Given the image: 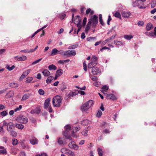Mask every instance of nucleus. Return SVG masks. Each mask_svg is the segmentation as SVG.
Masks as SVG:
<instances>
[{"instance_id":"nucleus-1","label":"nucleus","mask_w":156,"mask_h":156,"mask_svg":"<svg viewBox=\"0 0 156 156\" xmlns=\"http://www.w3.org/2000/svg\"><path fill=\"white\" fill-rule=\"evenodd\" d=\"M62 98L59 95L54 96L53 99L52 103L53 106L55 107H59L60 106L62 103Z\"/></svg>"},{"instance_id":"nucleus-2","label":"nucleus","mask_w":156,"mask_h":156,"mask_svg":"<svg viewBox=\"0 0 156 156\" xmlns=\"http://www.w3.org/2000/svg\"><path fill=\"white\" fill-rule=\"evenodd\" d=\"M94 104L92 100H89L85 103L82 106L81 110L83 112L87 111Z\"/></svg>"},{"instance_id":"nucleus-3","label":"nucleus","mask_w":156,"mask_h":156,"mask_svg":"<svg viewBox=\"0 0 156 156\" xmlns=\"http://www.w3.org/2000/svg\"><path fill=\"white\" fill-rule=\"evenodd\" d=\"M71 127L70 126L67 125L64 127V129L65 130V131L63 132V135L64 136L66 139H69V140H72V137L68 133Z\"/></svg>"},{"instance_id":"nucleus-4","label":"nucleus","mask_w":156,"mask_h":156,"mask_svg":"<svg viewBox=\"0 0 156 156\" xmlns=\"http://www.w3.org/2000/svg\"><path fill=\"white\" fill-rule=\"evenodd\" d=\"M90 22V25H91L93 27H95L98 23V17L96 15L91 17L89 20V21Z\"/></svg>"},{"instance_id":"nucleus-5","label":"nucleus","mask_w":156,"mask_h":156,"mask_svg":"<svg viewBox=\"0 0 156 156\" xmlns=\"http://www.w3.org/2000/svg\"><path fill=\"white\" fill-rule=\"evenodd\" d=\"M16 120L17 122L23 124L27 123L28 122L27 118L22 115H19L16 119Z\"/></svg>"},{"instance_id":"nucleus-6","label":"nucleus","mask_w":156,"mask_h":156,"mask_svg":"<svg viewBox=\"0 0 156 156\" xmlns=\"http://www.w3.org/2000/svg\"><path fill=\"white\" fill-rule=\"evenodd\" d=\"M74 14H73L72 19V22L74 21V23L76 24H77V25L79 24L81 25L80 23L81 21V19L80 16H76L74 19Z\"/></svg>"},{"instance_id":"nucleus-7","label":"nucleus","mask_w":156,"mask_h":156,"mask_svg":"<svg viewBox=\"0 0 156 156\" xmlns=\"http://www.w3.org/2000/svg\"><path fill=\"white\" fill-rule=\"evenodd\" d=\"M133 5L134 7L137 6L140 9H145L146 8V7L144 5L143 3L138 0H136L133 2Z\"/></svg>"},{"instance_id":"nucleus-8","label":"nucleus","mask_w":156,"mask_h":156,"mask_svg":"<svg viewBox=\"0 0 156 156\" xmlns=\"http://www.w3.org/2000/svg\"><path fill=\"white\" fill-rule=\"evenodd\" d=\"M62 151L66 154L70 156H75V154L70 150L64 148L62 149Z\"/></svg>"},{"instance_id":"nucleus-9","label":"nucleus","mask_w":156,"mask_h":156,"mask_svg":"<svg viewBox=\"0 0 156 156\" xmlns=\"http://www.w3.org/2000/svg\"><path fill=\"white\" fill-rule=\"evenodd\" d=\"M47 25H45L43 27H42L41 28L38 30H37L36 32H35L32 35V36H31V37H30V38H33L34 36L37 34V33H38L40 31H41V30H42V34L40 35V36L41 37H42V36L43 35H44V30H43V29H44V28H45L47 27Z\"/></svg>"},{"instance_id":"nucleus-10","label":"nucleus","mask_w":156,"mask_h":156,"mask_svg":"<svg viewBox=\"0 0 156 156\" xmlns=\"http://www.w3.org/2000/svg\"><path fill=\"white\" fill-rule=\"evenodd\" d=\"M69 146L70 148L77 150L79 149V146L75 144L74 141H71L69 144Z\"/></svg>"},{"instance_id":"nucleus-11","label":"nucleus","mask_w":156,"mask_h":156,"mask_svg":"<svg viewBox=\"0 0 156 156\" xmlns=\"http://www.w3.org/2000/svg\"><path fill=\"white\" fill-rule=\"evenodd\" d=\"M80 127H73L72 129V136L76 138H77L78 136L77 135L75 134L74 133L76 132L77 131L80 130Z\"/></svg>"},{"instance_id":"nucleus-12","label":"nucleus","mask_w":156,"mask_h":156,"mask_svg":"<svg viewBox=\"0 0 156 156\" xmlns=\"http://www.w3.org/2000/svg\"><path fill=\"white\" fill-rule=\"evenodd\" d=\"M91 72L93 75H98L101 73V71L98 67H93L92 69Z\"/></svg>"},{"instance_id":"nucleus-13","label":"nucleus","mask_w":156,"mask_h":156,"mask_svg":"<svg viewBox=\"0 0 156 156\" xmlns=\"http://www.w3.org/2000/svg\"><path fill=\"white\" fill-rule=\"evenodd\" d=\"M76 54V52L73 50H69L66 51V55L68 56H74Z\"/></svg>"},{"instance_id":"nucleus-14","label":"nucleus","mask_w":156,"mask_h":156,"mask_svg":"<svg viewBox=\"0 0 156 156\" xmlns=\"http://www.w3.org/2000/svg\"><path fill=\"white\" fill-rule=\"evenodd\" d=\"M15 128V125H14L12 122H8V125L7 127V130L8 132L12 130Z\"/></svg>"},{"instance_id":"nucleus-15","label":"nucleus","mask_w":156,"mask_h":156,"mask_svg":"<svg viewBox=\"0 0 156 156\" xmlns=\"http://www.w3.org/2000/svg\"><path fill=\"white\" fill-rule=\"evenodd\" d=\"M51 100L50 98H48L45 100L44 104V109H46L50 106V103Z\"/></svg>"},{"instance_id":"nucleus-16","label":"nucleus","mask_w":156,"mask_h":156,"mask_svg":"<svg viewBox=\"0 0 156 156\" xmlns=\"http://www.w3.org/2000/svg\"><path fill=\"white\" fill-rule=\"evenodd\" d=\"M30 143L32 145H35L37 144L38 141L37 139L34 137H32L30 139Z\"/></svg>"},{"instance_id":"nucleus-17","label":"nucleus","mask_w":156,"mask_h":156,"mask_svg":"<svg viewBox=\"0 0 156 156\" xmlns=\"http://www.w3.org/2000/svg\"><path fill=\"white\" fill-rule=\"evenodd\" d=\"M42 73L45 77H48L51 75V73L48 69H44L42 72Z\"/></svg>"},{"instance_id":"nucleus-18","label":"nucleus","mask_w":156,"mask_h":156,"mask_svg":"<svg viewBox=\"0 0 156 156\" xmlns=\"http://www.w3.org/2000/svg\"><path fill=\"white\" fill-rule=\"evenodd\" d=\"M41 109L39 108H37L36 109L32 110L30 112L32 114H39L40 113Z\"/></svg>"},{"instance_id":"nucleus-19","label":"nucleus","mask_w":156,"mask_h":156,"mask_svg":"<svg viewBox=\"0 0 156 156\" xmlns=\"http://www.w3.org/2000/svg\"><path fill=\"white\" fill-rule=\"evenodd\" d=\"M14 95V92L12 90H10L6 94V96L7 98H9L12 97Z\"/></svg>"},{"instance_id":"nucleus-20","label":"nucleus","mask_w":156,"mask_h":156,"mask_svg":"<svg viewBox=\"0 0 156 156\" xmlns=\"http://www.w3.org/2000/svg\"><path fill=\"white\" fill-rule=\"evenodd\" d=\"M15 126L17 128L20 130L23 129L24 127V126L21 123H16Z\"/></svg>"},{"instance_id":"nucleus-21","label":"nucleus","mask_w":156,"mask_h":156,"mask_svg":"<svg viewBox=\"0 0 156 156\" xmlns=\"http://www.w3.org/2000/svg\"><path fill=\"white\" fill-rule=\"evenodd\" d=\"M153 28V26L152 24L150 23H148L146 27V30L147 31H149Z\"/></svg>"},{"instance_id":"nucleus-22","label":"nucleus","mask_w":156,"mask_h":156,"mask_svg":"<svg viewBox=\"0 0 156 156\" xmlns=\"http://www.w3.org/2000/svg\"><path fill=\"white\" fill-rule=\"evenodd\" d=\"M130 14V13L129 12L125 11L122 12V16L125 18L128 17L129 16Z\"/></svg>"},{"instance_id":"nucleus-23","label":"nucleus","mask_w":156,"mask_h":156,"mask_svg":"<svg viewBox=\"0 0 156 156\" xmlns=\"http://www.w3.org/2000/svg\"><path fill=\"white\" fill-rule=\"evenodd\" d=\"M90 121L87 119H85V120L81 121V124L85 126L88 125V124L90 123Z\"/></svg>"},{"instance_id":"nucleus-24","label":"nucleus","mask_w":156,"mask_h":156,"mask_svg":"<svg viewBox=\"0 0 156 156\" xmlns=\"http://www.w3.org/2000/svg\"><path fill=\"white\" fill-rule=\"evenodd\" d=\"M89 129V127H88L85 130L81 132L82 134L85 136H87L88 135V131Z\"/></svg>"},{"instance_id":"nucleus-25","label":"nucleus","mask_w":156,"mask_h":156,"mask_svg":"<svg viewBox=\"0 0 156 156\" xmlns=\"http://www.w3.org/2000/svg\"><path fill=\"white\" fill-rule=\"evenodd\" d=\"M48 68L50 71L52 70H55L57 69L56 67L53 64L49 65L48 67Z\"/></svg>"},{"instance_id":"nucleus-26","label":"nucleus","mask_w":156,"mask_h":156,"mask_svg":"<svg viewBox=\"0 0 156 156\" xmlns=\"http://www.w3.org/2000/svg\"><path fill=\"white\" fill-rule=\"evenodd\" d=\"M108 89V87L107 85H105L103 86L101 90V91L104 93Z\"/></svg>"},{"instance_id":"nucleus-27","label":"nucleus","mask_w":156,"mask_h":156,"mask_svg":"<svg viewBox=\"0 0 156 156\" xmlns=\"http://www.w3.org/2000/svg\"><path fill=\"white\" fill-rule=\"evenodd\" d=\"M58 54V50L55 48L53 49L52 50L51 53V55L52 56Z\"/></svg>"},{"instance_id":"nucleus-28","label":"nucleus","mask_w":156,"mask_h":156,"mask_svg":"<svg viewBox=\"0 0 156 156\" xmlns=\"http://www.w3.org/2000/svg\"><path fill=\"white\" fill-rule=\"evenodd\" d=\"M30 96L29 94H24L22 97L21 101H23L28 99Z\"/></svg>"},{"instance_id":"nucleus-29","label":"nucleus","mask_w":156,"mask_h":156,"mask_svg":"<svg viewBox=\"0 0 156 156\" xmlns=\"http://www.w3.org/2000/svg\"><path fill=\"white\" fill-rule=\"evenodd\" d=\"M54 79V77L53 76H48L46 82L47 83H50Z\"/></svg>"},{"instance_id":"nucleus-30","label":"nucleus","mask_w":156,"mask_h":156,"mask_svg":"<svg viewBox=\"0 0 156 156\" xmlns=\"http://www.w3.org/2000/svg\"><path fill=\"white\" fill-rule=\"evenodd\" d=\"M10 135L13 137H16L17 135V133L16 132L13 130H11L10 131Z\"/></svg>"},{"instance_id":"nucleus-31","label":"nucleus","mask_w":156,"mask_h":156,"mask_svg":"<svg viewBox=\"0 0 156 156\" xmlns=\"http://www.w3.org/2000/svg\"><path fill=\"white\" fill-rule=\"evenodd\" d=\"M33 79V78L32 77H29L26 78L25 81L26 83H32V81Z\"/></svg>"},{"instance_id":"nucleus-32","label":"nucleus","mask_w":156,"mask_h":156,"mask_svg":"<svg viewBox=\"0 0 156 156\" xmlns=\"http://www.w3.org/2000/svg\"><path fill=\"white\" fill-rule=\"evenodd\" d=\"M63 73V70L62 69H60L57 70L56 74L58 76H60Z\"/></svg>"},{"instance_id":"nucleus-33","label":"nucleus","mask_w":156,"mask_h":156,"mask_svg":"<svg viewBox=\"0 0 156 156\" xmlns=\"http://www.w3.org/2000/svg\"><path fill=\"white\" fill-rule=\"evenodd\" d=\"M9 86L12 88H16L18 87V84L15 83H12L9 84Z\"/></svg>"},{"instance_id":"nucleus-34","label":"nucleus","mask_w":156,"mask_h":156,"mask_svg":"<svg viewBox=\"0 0 156 156\" xmlns=\"http://www.w3.org/2000/svg\"><path fill=\"white\" fill-rule=\"evenodd\" d=\"M114 43L116 45L118 46H121L122 45H123V43L121 42L120 41H118L117 40H115L114 41Z\"/></svg>"},{"instance_id":"nucleus-35","label":"nucleus","mask_w":156,"mask_h":156,"mask_svg":"<svg viewBox=\"0 0 156 156\" xmlns=\"http://www.w3.org/2000/svg\"><path fill=\"white\" fill-rule=\"evenodd\" d=\"M107 42V40H105L104 42H102L101 41H99L97 42L94 44L95 46H97L99 44H101H101H102L103 45H104L106 42Z\"/></svg>"},{"instance_id":"nucleus-36","label":"nucleus","mask_w":156,"mask_h":156,"mask_svg":"<svg viewBox=\"0 0 156 156\" xmlns=\"http://www.w3.org/2000/svg\"><path fill=\"white\" fill-rule=\"evenodd\" d=\"M99 21L101 23V24L103 26H104V23L103 21L102 15L101 14H100L99 15Z\"/></svg>"},{"instance_id":"nucleus-37","label":"nucleus","mask_w":156,"mask_h":156,"mask_svg":"<svg viewBox=\"0 0 156 156\" xmlns=\"http://www.w3.org/2000/svg\"><path fill=\"white\" fill-rule=\"evenodd\" d=\"M91 26V25H90V22H88V23L87 25V26L85 29V32H86L87 33L88 32V30L90 29V27Z\"/></svg>"},{"instance_id":"nucleus-38","label":"nucleus","mask_w":156,"mask_h":156,"mask_svg":"<svg viewBox=\"0 0 156 156\" xmlns=\"http://www.w3.org/2000/svg\"><path fill=\"white\" fill-rule=\"evenodd\" d=\"M27 57L25 55L19 57V61H25L27 60Z\"/></svg>"},{"instance_id":"nucleus-39","label":"nucleus","mask_w":156,"mask_h":156,"mask_svg":"<svg viewBox=\"0 0 156 156\" xmlns=\"http://www.w3.org/2000/svg\"><path fill=\"white\" fill-rule=\"evenodd\" d=\"M70 60L69 59H66L65 60H59L58 63L60 64H64L65 62H69Z\"/></svg>"},{"instance_id":"nucleus-40","label":"nucleus","mask_w":156,"mask_h":156,"mask_svg":"<svg viewBox=\"0 0 156 156\" xmlns=\"http://www.w3.org/2000/svg\"><path fill=\"white\" fill-rule=\"evenodd\" d=\"M108 97L110 99L114 100L116 99V97L113 94H110L108 95Z\"/></svg>"},{"instance_id":"nucleus-41","label":"nucleus","mask_w":156,"mask_h":156,"mask_svg":"<svg viewBox=\"0 0 156 156\" xmlns=\"http://www.w3.org/2000/svg\"><path fill=\"white\" fill-rule=\"evenodd\" d=\"M79 93L78 92H74L72 93H70L69 94V97L72 96L73 97L78 94Z\"/></svg>"},{"instance_id":"nucleus-42","label":"nucleus","mask_w":156,"mask_h":156,"mask_svg":"<svg viewBox=\"0 0 156 156\" xmlns=\"http://www.w3.org/2000/svg\"><path fill=\"white\" fill-rule=\"evenodd\" d=\"M89 76H90V78L93 81H96L97 80L98 78L96 76H93V75H91L90 74H89Z\"/></svg>"},{"instance_id":"nucleus-43","label":"nucleus","mask_w":156,"mask_h":156,"mask_svg":"<svg viewBox=\"0 0 156 156\" xmlns=\"http://www.w3.org/2000/svg\"><path fill=\"white\" fill-rule=\"evenodd\" d=\"M18 143V141L16 139H12V144L14 146L16 145Z\"/></svg>"},{"instance_id":"nucleus-44","label":"nucleus","mask_w":156,"mask_h":156,"mask_svg":"<svg viewBox=\"0 0 156 156\" xmlns=\"http://www.w3.org/2000/svg\"><path fill=\"white\" fill-rule=\"evenodd\" d=\"M98 152L100 156H103V151L102 149L100 148H98Z\"/></svg>"},{"instance_id":"nucleus-45","label":"nucleus","mask_w":156,"mask_h":156,"mask_svg":"<svg viewBox=\"0 0 156 156\" xmlns=\"http://www.w3.org/2000/svg\"><path fill=\"white\" fill-rule=\"evenodd\" d=\"M58 54H60L62 55H66V51H64L63 50L60 49L58 50Z\"/></svg>"},{"instance_id":"nucleus-46","label":"nucleus","mask_w":156,"mask_h":156,"mask_svg":"<svg viewBox=\"0 0 156 156\" xmlns=\"http://www.w3.org/2000/svg\"><path fill=\"white\" fill-rule=\"evenodd\" d=\"M15 68V66L14 65L12 66L11 67H10L9 65H7L6 66V68L9 71H11L12 70Z\"/></svg>"},{"instance_id":"nucleus-47","label":"nucleus","mask_w":156,"mask_h":156,"mask_svg":"<svg viewBox=\"0 0 156 156\" xmlns=\"http://www.w3.org/2000/svg\"><path fill=\"white\" fill-rule=\"evenodd\" d=\"M114 16L117 18H119L121 19V15L119 12H115L114 15Z\"/></svg>"},{"instance_id":"nucleus-48","label":"nucleus","mask_w":156,"mask_h":156,"mask_svg":"<svg viewBox=\"0 0 156 156\" xmlns=\"http://www.w3.org/2000/svg\"><path fill=\"white\" fill-rule=\"evenodd\" d=\"M77 46L78 45L77 44L72 45L69 46L68 47V48L70 49H75L77 47Z\"/></svg>"},{"instance_id":"nucleus-49","label":"nucleus","mask_w":156,"mask_h":156,"mask_svg":"<svg viewBox=\"0 0 156 156\" xmlns=\"http://www.w3.org/2000/svg\"><path fill=\"white\" fill-rule=\"evenodd\" d=\"M57 141L59 145H62L63 144V142L61 138L59 137L57 139Z\"/></svg>"},{"instance_id":"nucleus-50","label":"nucleus","mask_w":156,"mask_h":156,"mask_svg":"<svg viewBox=\"0 0 156 156\" xmlns=\"http://www.w3.org/2000/svg\"><path fill=\"white\" fill-rule=\"evenodd\" d=\"M8 114V113L5 111H4L0 113L1 115L3 117L6 116Z\"/></svg>"},{"instance_id":"nucleus-51","label":"nucleus","mask_w":156,"mask_h":156,"mask_svg":"<svg viewBox=\"0 0 156 156\" xmlns=\"http://www.w3.org/2000/svg\"><path fill=\"white\" fill-rule=\"evenodd\" d=\"M31 71L30 69H28L25 70L23 73L26 76H27L30 72Z\"/></svg>"},{"instance_id":"nucleus-52","label":"nucleus","mask_w":156,"mask_h":156,"mask_svg":"<svg viewBox=\"0 0 156 156\" xmlns=\"http://www.w3.org/2000/svg\"><path fill=\"white\" fill-rule=\"evenodd\" d=\"M124 38L126 39H131L133 38V36L132 35H125L124 36Z\"/></svg>"},{"instance_id":"nucleus-53","label":"nucleus","mask_w":156,"mask_h":156,"mask_svg":"<svg viewBox=\"0 0 156 156\" xmlns=\"http://www.w3.org/2000/svg\"><path fill=\"white\" fill-rule=\"evenodd\" d=\"M102 112L101 111H100V110L99 111H98V113L96 114V117L98 118L100 117L102 115Z\"/></svg>"},{"instance_id":"nucleus-54","label":"nucleus","mask_w":156,"mask_h":156,"mask_svg":"<svg viewBox=\"0 0 156 156\" xmlns=\"http://www.w3.org/2000/svg\"><path fill=\"white\" fill-rule=\"evenodd\" d=\"M42 59V58H40L37 60L34 61L32 63V65H34L37 63H38L39 62L41 61Z\"/></svg>"},{"instance_id":"nucleus-55","label":"nucleus","mask_w":156,"mask_h":156,"mask_svg":"<svg viewBox=\"0 0 156 156\" xmlns=\"http://www.w3.org/2000/svg\"><path fill=\"white\" fill-rule=\"evenodd\" d=\"M7 151L5 149H3L0 150V154H7Z\"/></svg>"},{"instance_id":"nucleus-56","label":"nucleus","mask_w":156,"mask_h":156,"mask_svg":"<svg viewBox=\"0 0 156 156\" xmlns=\"http://www.w3.org/2000/svg\"><path fill=\"white\" fill-rule=\"evenodd\" d=\"M111 131V130H110L109 129H104L103 131V133H110Z\"/></svg>"},{"instance_id":"nucleus-57","label":"nucleus","mask_w":156,"mask_h":156,"mask_svg":"<svg viewBox=\"0 0 156 156\" xmlns=\"http://www.w3.org/2000/svg\"><path fill=\"white\" fill-rule=\"evenodd\" d=\"M20 52H23V53H29L31 52L30 49L29 50H27V49L22 50L20 51Z\"/></svg>"},{"instance_id":"nucleus-58","label":"nucleus","mask_w":156,"mask_h":156,"mask_svg":"<svg viewBox=\"0 0 156 156\" xmlns=\"http://www.w3.org/2000/svg\"><path fill=\"white\" fill-rule=\"evenodd\" d=\"M38 93L41 95H43L44 94V92L43 90L39 89L38 91Z\"/></svg>"},{"instance_id":"nucleus-59","label":"nucleus","mask_w":156,"mask_h":156,"mask_svg":"<svg viewBox=\"0 0 156 156\" xmlns=\"http://www.w3.org/2000/svg\"><path fill=\"white\" fill-rule=\"evenodd\" d=\"M108 125L105 122H103L102 123L101 126L102 127H103L104 128H105L106 127H107L108 126Z\"/></svg>"},{"instance_id":"nucleus-60","label":"nucleus","mask_w":156,"mask_h":156,"mask_svg":"<svg viewBox=\"0 0 156 156\" xmlns=\"http://www.w3.org/2000/svg\"><path fill=\"white\" fill-rule=\"evenodd\" d=\"M22 108V106L21 105H20L18 107L14 109L15 112H17L18 111H20Z\"/></svg>"},{"instance_id":"nucleus-61","label":"nucleus","mask_w":156,"mask_h":156,"mask_svg":"<svg viewBox=\"0 0 156 156\" xmlns=\"http://www.w3.org/2000/svg\"><path fill=\"white\" fill-rule=\"evenodd\" d=\"M87 21V18L84 17L83 20V23H82V25L83 27H84L85 26L86 23Z\"/></svg>"},{"instance_id":"nucleus-62","label":"nucleus","mask_w":156,"mask_h":156,"mask_svg":"<svg viewBox=\"0 0 156 156\" xmlns=\"http://www.w3.org/2000/svg\"><path fill=\"white\" fill-rule=\"evenodd\" d=\"M151 8H154L156 5V2H154V1H152L151 3Z\"/></svg>"},{"instance_id":"nucleus-63","label":"nucleus","mask_w":156,"mask_h":156,"mask_svg":"<svg viewBox=\"0 0 156 156\" xmlns=\"http://www.w3.org/2000/svg\"><path fill=\"white\" fill-rule=\"evenodd\" d=\"M98 60V58L95 55H93L91 58V60L97 61Z\"/></svg>"},{"instance_id":"nucleus-64","label":"nucleus","mask_w":156,"mask_h":156,"mask_svg":"<svg viewBox=\"0 0 156 156\" xmlns=\"http://www.w3.org/2000/svg\"><path fill=\"white\" fill-rule=\"evenodd\" d=\"M112 19L111 16L109 15L108 16V19L107 22V23L108 25L110 24V22L112 20Z\"/></svg>"}]
</instances>
